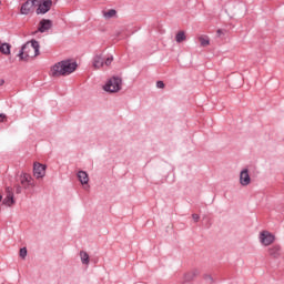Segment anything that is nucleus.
I'll return each instance as SVG.
<instances>
[{
  "mask_svg": "<svg viewBox=\"0 0 284 284\" xmlns=\"http://www.w3.org/2000/svg\"><path fill=\"white\" fill-rule=\"evenodd\" d=\"M78 68L75 61L72 60H62L54 65L51 67L50 77L59 78V77H68L72 74Z\"/></svg>",
  "mask_w": 284,
  "mask_h": 284,
  "instance_id": "1",
  "label": "nucleus"
},
{
  "mask_svg": "<svg viewBox=\"0 0 284 284\" xmlns=\"http://www.w3.org/2000/svg\"><path fill=\"white\" fill-rule=\"evenodd\" d=\"M39 41L32 40L22 45L21 50L18 53L20 61H28L30 57H39Z\"/></svg>",
  "mask_w": 284,
  "mask_h": 284,
  "instance_id": "2",
  "label": "nucleus"
},
{
  "mask_svg": "<svg viewBox=\"0 0 284 284\" xmlns=\"http://www.w3.org/2000/svg\"><path fill=\"white\" fill-rule=\"evenodd\" d=\"M121 85H123V80L119 77L110 78L103 87L104 92H120Z\"/></svg>",
  "mask_w": 284,
  "mask_h": 284,
  "instance_id": "3",
  "label": "nucleus"
},
{
  "mask_svg": "<svg viewBox=\"0 0 284 284\" xmlns=\"http://www.w3.org/2000/svg\"><path fill=\"white\" fill-rule=\"evenodd\" d=\"M20 183L24 190H30V187H34L36 185L34 179L28 173L20 174Z\"/></svg>",
  "mask_w": 284,
  "mask_h": 284,
  "instance_id": "4",
  "label": "nucleus"
},
{
  "mask_svg": "<svg viewBox=\"0 0 284 284\" xmlns=\"http://www.w3.org/2000/svg\"><path fill=\"white\" fill-rule=\"evenodd\" d=\"M276 240V237L274 236V234L270 233V231H262L260 233V243H262V245H265L267 247V245H272V243Z\"/></svg>",
  "mask_w": 284,
  "mask_h": 284,
  "instance_id": "5",
  "label": "nucleus"
},
{
  "mask_svg": "<svg viewBox=\"0 0 284 284\" xmlns=\"http://www.w3.org/2000/svg\"><path fill=\"white\" fill-rule=\"evenodd\" d=\"M50 8H52V0H41L36 12L37 14H45L50 12Z\"/></svg>",
  "mask_w": 284,
  "mask_h": 284,
  "instance_id": "6",
  "label": "nucleus"
},
{
  "mask_svg": "<svg viewBox=\"0 0 284 284\" xmlns=\"http://www.w3.org/2000/svg\"><path fill=\"white\" fill-rule=\"evenodd\" d=\"M38 0H27L22 6H21V9H20V13L21 14H30L31 12L34 11V6H36V2Z\"/></svg>",
  "mask_w": 284,
  "mask_h": 284,
  "instance_id": "7",
  "label": "nucleus"
},
{
  "mask_svg": "<svg viewBox=\"0 0 284 284\" xmlns=\"http://www.w3.org/2000/svg\"><path fill=\"white\" fill-rule=\"evenodd\" d=\"M252 183V178H250V170L244 169L240 173V185L243 187H246V185H250Z\"/></svg>",
  "mask_w": 284,
  "mask_h": 284,
  "instance_id": "8",
  "label": "nucleus"
},
{
  "mask_svg": "<svg viewBox=\"0 0 284 284\" xmlns=\"http://www.w3.org/2000/svg\"><path fill=\"white\" fill-rule=\"evenodd\" d=\"M33 175L36 176V179H43V176H45V165L41 163H34Z\"/></svg>",
  "mask_w": 284,
  "mask_h": 284,
  "instance_id": "9",
  "label": "nucleus"
},
{
  "mask_svg": "<svg viewBox=\"0 0 284 284\" xmlns=\"http://www.w3.org/2000/svg\"><path fill=\"white\" fill-rule=\"evenodd\" d=\"M51 29H52V20L42 19L39 22L38 32H41L43 34V32H48V30H51Z\"/></svg>",
  "mask_w": 284,
  "mask_h": 284,
  "instance_id": "10",
  "label": "nucleus"
},
{
  "mask_svg": "<svg viewBox=\"0 0 284 284\" xmlns=\"http://www.w3.org/2000/svg\"><path fill=\"white\" fill-rule=\"evenodd\" d=\"M92 64L95 70H100V68H103V65H104L103 55H101V54L94 55Z\"/></svg>",
  "mask_w": 284,
  "mask_h": 284,
  "instance_id": "11",
  "label": "nucleus"
},
{
  "mask_svg": "<svg viewBox=\"0 0 284 284\" xmlns=\"http://www.w3.org/2000/svg\"><path fill=\"white\" fill-rule=\"evenodd\" d=\"M77 176H78L81 185H88V183H90V176L88 175V172L79 171Z\"/></svg>",
  "mask_w": 284,
  "mask_h": 284,
  "instance_id": "12",
  "label": "nucleus"
},
{
  "mask_svg": "<svg viewBox=\"0 0 284 284\" xmlns=\"http://www.w3.org/2000/svg\"><path fill=\"white\" fill-rule=\"evenodd\" d=\"M199 274H201L199 268H193L192 271L187 272L184 275V281H186V282L194 281V278H196V276H199Z\"/></svg>",
  "mask_w": 284,
  "mask_h": 284,
  "instance_id": "13",
  "label": "nucleus"
},
{
  "mask_svg": "<svg viewBox=\"0 0 284 284\" xmlns=\"http://www.w3.org/2000/svg\"><path fill=\"white\" fill-rule=\"evenodd\" d=\"M270 256L273 258H278L281 256V246L275 245L268 250Z\"/></svg>",
  "mask_w": 284,
  "mask_h": 284,
  "instance_id": "14",
  "label": "nucleus"
},
{
  "mask_svg": "<svg viewBox=\"0 0 284 284\" xmlns=\"http://www.w3.org/2000/svg\"><path fill=\"white\" fill-rule=\"evenodd\" d=\"M2 203L7 207H12L14 205V203H17V202L14 201V195H6V197L3 199Z\"/></svg>",
  "mask_w": 284,
  "mask_h": 284,
  "instance_id": "15",
  "label": "nucleus"
},
{
  "mask_svg": "<svg viewBox=\"0 0 284 284\" xmlns=\"http://www.w3.org/2000/svg\"><path fill=\"white\" fill-rule=\"evenodd\" d=\"M12 49V45L8 42L1 43L0 44V52L1 54H10V50Z\"/></svg>",
  "mask_w": 284,
  "mask_h": 284,
  "instance_id": "16",
  "label": "nucleus"
},
{
  "mask_svg": "<svg viewBox=\"0 0 284 284\" xmlns=\"http://www.w3.org/2000/svg\"><path fill=\"white\" fill-rule=\"evenodd\" d=\"M80 258L82 265H90V255L85 251L80 252Z\"/></svg>",
  "mask_w": 284,
  "mask_h": 284,
  "instance_id": "17",
  "label": "nucleus"
},
{
  "mask_svg": "<svg viewBox=\"0 0 284 284\" xmlns=\"http://www.w3.org/2000/svg\"><path fill=\"white\" fill-rule=\"evenodd\" d=\"M103 17L104 19H114V17H116V10L111 9L109 11H104Z\"/></svg>",
  "mask_w": 284,
  "mask_h": 284,
  "instance_id": "18",
  "label": "nucleus"
},
{
  "mask_svg": "<svg viewBox=\"0 0 284 284\" xmlns=\"http://www.w3.org/2000/svg\"><path fill=\"white\" fill-rule=\"evenodd\" d=\"M185 39H186V37H185L184 31H179L175 36L176 43H183V41H185Z\"/></svg>",
  "mask_w": 284,
  "mask_h": 284,
  "instance_id": "19",
  "label": "nucleus"
},
{
  "mask_svg": "<svg viewBox=\"0 0 284 284\" xmlns=\"http://www.w3.org/2000/svg\"><path fill=\"white\" fill-rule=\"evenodd\" d=\"M200 43L203 48L210 43V38L207 37H200Z\"/></svg>",
  "mask_w": 284,
  "mask_h": 284,
  "instance_id": "20",
  "label": "nucleus"
},
{
  "mask_svg": "<svg viewBox=\"0 0 284 284\" xmlns=\"http://www.w3.org/2000/svg\"><path fill=\"white\" fill-rule=\"evenodd\" d=\"M114 61V57L110 55L108 58H104V65H112V62Z\"/></svg>",
  "mask_w": 284,
  "mask_h": 284,
  "instance_id": "21",
  "label": "nucleus"
},
{
  "mask_svg": "<svg viewBox=\"0 0 284 284\" xmlns=\"http://www.w3.org/2000/svg\"><path fill=\"white\" fill-rule=\"evenodd\" d=\"M203 278L204 281H206V283H210V284L214 283V277H212V275L210 274H205Z\"/></svg>",
  "mask_w": 284,
  "mask_h": 284,
  "instance_id": "22",
  "label": "nucleus"
},
{
  "mask_svg": "<svg viewBox=\"0 0 284 284\" xmlns=\"http://www.w3.org/2000/svg\"><path fill=\"white\" fill-rule=\"evenodd\" d=\"M20 256L22 258H26V256H28V248L26 247L20 248Z\"/></svg>",
  "mask_w": 284,
  "mask_h": 284,
  "instance_id": "23",
  "label": "nucleus"
},
{
  "mask_svg": "<svg viewBox=\"0 0 284 284\" xmlns=\"http://www.w3.org/2000/svg\"><path fill=\"white\" fill-rule=\"evenodd\" d=\"M6 194L7 196H14V192L12 191V187L11 186H7L6 187Z\"/></svg>",
  "mask_w": 284,
  "mask_h": 284,
  "instance_id": "24",
  "label": "nucleus"
},
{
  "mask_svg": "<svg viewBox=\"0 0 284 284\" xmlns=\"http://www.w3.org/2000/svg\"><path fill=\"white\" fill-rule=\"evenodd\" d=\"M156 88L160 90H163V88H165V83L163 81H158L156 82Z\"/></svg>",
  "mask_w": 284,
  "mask_h": 284,
  "instance_id": "25",
  "label": "nucleus"
},
{
  "mask_svg": "<svg viewBox=\"0 0 284 284\" xmlns=\"http://www.w3.org/2000/svg\"><path fill=\"white\" fill-rule=\"evenodd\" d=\"M192 219L193 221H195V223H199V219H201V216L196 213L192 214Z\"/></svg>",
  "mask_w": 284,
  "mask_h": 284,
  "instance_id": "26",
  "label": "nucleus"
},
{
  "mask_svg": "<svg viewBox=\"0 0 284 284\" xmlns=\"http://www.w3.org/2000/svg\"><path fill=\"white\" fill-rule=\"evenodd\" d=\"M7 116L3 113H0V123H3L6 121Z\"/></svg>",
  "mask_w": 284,
  "mask_h": 284,
  "instance_id": "27",
  "label": "nucleus"
},
{
  "mask_svg": "<svg viewBox=\"0 0 284 284\" xmlns=\"http://www.w3.org/2000/svg\"><path fill=\"white\" fill-rule=\"evenodd\" d=\"M21 190H22L21 186L18 185V186L16 187V193H17V194H21Z\"/></svg>",
  "mask_w": 284,
  "mask_h": 284,
  "instance_id": "28",
  "label": "nucleus"
},
{
  "mask_svg": "<svg viewBox=\"0 0 284 284\" xmlns=\"http://www.w3.org/2000/svg\"><path fill=\"white\" fill-rule=\"evenodd\" d=\"M223 34V30L219 29L217 30V37H221Z\"/></svg>",
  "mask_w": 284,
  "mask_h": 284,
  "instance_id": "29",
  "label": "nucleus"
},
{
  "mask_svg": "<svg viewBox=\"0 0 284 284\" xmlns=\"http://www.w3.org/2000/svg\"><path fill=\"white\" fill-rule=\"evenodd\" d=\"M3 201V195H0V203Z\"/></svg>",
  "mask_w": 284,
  "mask_h": 284,
  "instance_id": "30",
  "label": "nucleus"
},
{
  "mask_svg": "<svg viewBox=\"0 0 284 284\" xmlns=\"http://www.w3.org/2000/svg\"><path fill=\"white\" fill-rule=\"evenodd\" d=\"M4 81L3 80H0V85H3Z\"/></svg>",
  "mask_w": 284,
  "mask_h": 284,
  "instance_id": "31",
  "label": "nucleus"
}]
</instances>
